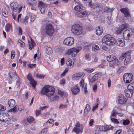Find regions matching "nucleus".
Wrapping results in <instances>:
<instances>
[{
	"label": "nucleus",
	"mask_w": 134,
	"mask_h": 134,
	"mask_svg": "<svg viewBox=\"0 0 134 134\" xmlns=\"http://www.w3.org/2000/svg\"><path fill=\"white\" fill-rule=\"evenodd\" d=\"M5 29L7 31H8L10 29H12V26L11 24H7L5 27Z\"/></svg>",
	"instance_id": "nucleus-35"
},
{
	"label": "nucleus",
	"mask_w": 134,
	"mask_h": 134,
	"mask_svg": "<svg viewBox=\"0 0 134 134\" xmlns=\"http://www.w3.org/2000/svg\"><path fill=\"white\" fill-rule=\"evenodd\" d=\"M68 69L67 68H66L65 70L64 71V72H63L62 74L61 75L62 76H64V75L65 74V73L68 71Z\"/></svg>",
	"instance_id": "nucleus-62"
},
{
	"label": "nucleus",
	"mask_w": 134,
	"mask_h": 134,
	"mask_svg": "<svg viewBox=\"0 0 134 134\" xmlns=\"http://www.w3.org/2000/svg\"><path fill=\"white\" fill-rule=\"evenodd\" d=\"M46 54L48 55L51 54L52 52V49L51 47L49 45H47L46 46Z\"/></svg>",
	"instance_id": "nucleus-21"
},
{
	"label": "nucleus",
	"mask_w": 134,
	"mask_h": 134,
	"mask_svg": "<svg viewBox=\"0 0 134 134\" xmlns=\"http://www.w3.org/2000/svg\"><path fill=\"white\" fill-rule=\"evenodd\" d=\"M97 84H94L93 86V90L94 92H96L97 90Z\"/></svg>",
	"instance_id": "nucleus-61"
},
{
	"label": "nucleus",
	"mask_w": 134,
	"mask_h": 134,
	"mask_svg": "<svg viewBox=\"0 0 134 134\" xmlns=\"http://www.w3.org/2000/svg\"><path fill=\"white\" fill-rule=\"evenodd\" d=\"M112 60L109 64V65L110 67L113 66L114 65L116 64L118 62V60L116 58H114L113 60Z\"/></svg>",
	"instance_id": "nucleus-28"
},
{
	"label": "nucleus",
	"mask_w": 134,
	"mask_h": 134,
	"mask_svg": "<svg viewBox=\"0 0 134 134\" xmlns=\"http://www.w3.org/2000/svg\"><path fill=\"white\" fill-rule=\"evenodd\" d=\"M5 107L0 104V111H3L5 109Z\"/></svg>",
	"instance_id": "nucleus-60"
},
{
	"label": "nucleus",
	"mask_w": 134,
	"mask_h": 134,
	"mask_svg": "<svg viewBox=\"0 0 134 134\" xmlns=\"http://www.w3.org/2000/svg\"><path fill=\"white\" fill-rule=\"evenodd\" d=\"M84 83V81L83 79L81 80L80 82V86L82 88H83V84Z\"/></svg>",
	"instance_id": "nucleus-54"
},
{
	"label": "nucleus",
	"mask_w": 134,
	"mask_h": 134,
	"mask_svg": "<svg viewBox=\"0 0 134 134\" xmlns=\"http://www.w3.org/2000/svg\"><path fill=\"white\" fill-rule=\"evenodd\" d=\"M58 94L61 96H63L64 94V92L60 90H58Z\"/></svg>",
	"instance_id": "nucleus-57"
},
{
	"label": "nucleus",
	"mask_w": 134,
	"mask_h": 134,
	"mask_svg": "<svg viewBox=\"0 0 134 134\" xmlns=\"http://www.w3.org/2000/svg\"><path fill=\"white\" fill-rule=\"evenodd\" d=\"M44 76L42 74H37L36 75V77L40 79H43L44 77Z\"/></svg>",
	"instance_id": "nucleus-49"
},
{
	"label": "nucleus",
	"mask_w": 134,
	"mask_h": 134,
	"mask_svg": "<svg viewBox=\"0 0 134 134\" xmlns=\"http://www.w3.org/2000/svg\"><path fill=\"white\" fill-rule=\"evenodd\" d=\"M91 109L90 106L88 104H87L85 107V109L84 110L85 112H88Z\"/></svg>",
	"instance_id": "nucleus-41"
},
{
	"label": "nucleus",
	"mask_w": 134,
	"mask_h": 134,
	"mask_svg": "<svg viewBox=\"0 0 134 134\" xmlns=\"http://www.w3.org/2000/svg\"><path fill=\"white\" fill-rule=\"evenodd\" d=\"M60 83L61 84H64L65 83V81L64 79H62L60 81Z\"/></svg>",
	"instance_id": "nucleus-64"
},
{
	"label": "nucleus",
	"mask_w": 134,
	"mask_h": 134,
	"mask_svg": "<svg viewBox=\"0 0 134 134\" xmlns=\"http://www.w3.org/2000/svg\"><path fill=\"white\" fill-rule=\"evenodd\" d=\"M34 120V118L32 116L29 117L27 119V121L30 123H32Z\"/></svg>",
	"instance_id": "nucleus-38"
},
{
	"label": "nucleus",
	"mask_w": 134,
	"mask_h": 134,
	"mask_svg": "<svg viewBox=\"0 0 134 134\" xmlns=\"http://www.w3.org/2000/svg\"><path fill=\"white\" fill-rule=\"evenodd\" d=\"M133 78V75L132 73H125L123 76L124 81L126 83H129L131 82Z\"/></svg>",
	"instance_id": "nucleus-11"
},
{
	"label": "nucleus",
	"mask_w": 134,
	"mask_h": 134,
	"mask_svg": "<svg viewBox=\"0 0 134 134\" xmlns=\"http://www.w3.org/2000/svg\"><path fill=\"white\" fill-rule=\"evenodd\" d=\"M130 122V121L128 120H126L123 121L122 123L125 125H128Z\"/></svg>",
	"instance_id": "nucleus-46"
},
{
	"label": "nucleus",
	"mask_w": 134,
	"mask_h": 134,
	"mask_svg": "<svg viewBox=\"0 0 134 134\" xmlns=\"http://www.w3.org/2000/svg\"><path fill=\"white\" fill-rule=\"evenodd\" d=\"M123 31L120 28L117 29L116 31V33L118 35L120 34Z\"/></svg>",
	"instance_id": "nucleus-45"
},
{
	"label": "nucleus",
	"mask_w": 134,
	"mask_h": 134,
	"mask_svg": "<svg viewBox=\"0 0 134 134\" xmlns=\"http://www.w3.org/2000/svg\"><path fill=\"white\" fill-rule=\"evenodd\" d=\"M55 91L54 88L51 86L47 85L43 87L41 92L42 95H45L50 99V97L54 94Z\"/></svg>",
	"instance_id": "nucleus-1"
},
{
	"label": "nucleus",
	"mask_w": 134,
	"mask_h": 134,
	"mask_svg": "<svg viewBox=\"0 0 134 134\" xmlns=\"http://www.w3.org/2000/svg\"><path fill=\"white\" fill-rule=\"evenodd\" d=\"M54 51L56 52H59L62 50L61 47L59 46H56L54 49Z\"/></svg>",
	"instance_id": "nucleus-32"
},
{
	"label": "nucleus",
	"mask_w": 134,
	"mask_h": 134,
	"mask_svg": "<svg viewBox=\"0 0 134 134\" xmlns=\"http://www.w3.org/2000/svg\"><path fill=\"white\" fill-rule=\"evenodd\" d=\"M127 99L123 95H121L119 97L118 99V102L120 104H124L127 101Z\"/></svg>",
	"instance_id": "nucleus-17"
},
{
	"label": "nucleus",
	"mask_w": 134,
	"mask_h": 134,
	"mask_svg": "<svg viewBox=\"0 0 134 134\" xmlns=\"http://www.w3.org/2000/svg\"><path fill=\"white\" fill-rule=\"evenodd\" d=\"M29 19V17L27 16H26L24 19H22L20 20V21L23 24L26 25L28 23L27 20Z\"/></svg>",
	"instance_id": "nucleus-33"
},
{
	"label": "nucleus",
	"mask_w": 134,
	"mask_h": 134,
	"mask_svg": "<svg viewBox=\"0 0 134 134\" xmlns=\"http://www.w3.org/2000/svg\"><path fill=\"white\" fill-rule=\"evenodd\" d=\"M27 78L30 81V84L34 88H35L36 85V82L32 79L30 74H29L28 75Z\"/></svg>",
	"instance_id": "nucleus-15"
},
{
	"label": "nucleus",
	"mask_w": 134,
	"mask_h": 134,
	"mask_svg": "<svg viewBox=\"0 0 134 134\" xmlns=\"http://www.w3.org/2000/svg\"><path fill=\"white\" fill-rule=\"evenodd\" d=\"M134 85V83L130 84L128 86L127 89L125 90V95L126 97L130 98L132 96L133 93V90L134 89L132 85Z\"/></svg>",
	"instance_id": "nucleus-6"
},
{
	"label": "nucleus",
	"mask_w": 134,
	"mask_h": 134,
	"mask_svg": "<svg viewBox=\"0 0 134 134\" xmlns=\"http://www.w3.org/2000/svg\"><path fill=\"white\" fill-rule=\"evenodd\" d=\"M125 69V67L124 66H122L120 67L118 69L117 72L119 74L122 71Z\"/></svg>",
	"instance_id": "nucleus-39"
},
{
	"label": "nucleus",
	"mask_w": 134,
	"mask_h": 134,
	"mask_svg": "<svg viewBox=\"0 0 134 134\" xmlns=\"http://www.w3.org/2000/svg\"><path fill=\"white\" fill-rule=\"evenodd\" d=\"M90 6L92 8H96L97 7H99V5L98 4H97L96 3H94L93 4H90Z\"/></svg>",
	"instance_id": "nucleus-43"
},
{
	"label": "nucleus",
	"mask_w": 134,
	"mask_h": 134,
	"mask_svg": "<svg viewBox=\"0 0 134 134\" xmlns=\"http://www.w3.org/2000/svg\"><path fill=\"white\" fill-rule=\"evenodd\" d=\"M128 25L127 23H125L124 24H121L120 28L123 31L124 29H126Z\"/></svg>",
	"instance_id": "nucleus-36"
},
{
	"label": "nucleus",
	"mask_w": 134,
	"mask_h": 134,
	"mask_svg": "<svg viewBox=\"0 0 134 134\" xmlns=\"http://www.w3.org/2000/svg\"><path fill=\"white\" fill-rule=\"evenodd\" d=\"M15 56V52L14 51L12 50L11 53V58L12 59H13L14 58Z\"/></svg>",
	"instance_id": "nucleus-58"
},
{
	"label": "nucleus",
	"mask_w": 134,
	"mask_h": 134,
	"mask_svg": "<svg viewBox=\"0 0 134 134\" xmlns=\"http://www.w3.org/2000/svg\"><path fill=\"white\" fill-rule=\"evenodd\" d=\"M82 128L81 130L80 129L77 127H74L72 130V131L75 132L76 133H79L80 132H82Z\"/></svg>",
	"instance_id": "nucleus-31"
},
{
	"label": "nucleus",
	"mask_w": 134,
	"mask_h": 134,
	"mask_svg": "<svg viewBox=\"0 0 134 134\" xmlns=\"http://www.w3.org/2000/svg\"><path fill=\"white\" fill-rule=\"evenodd\" d=\"M2 15L4 17L7 18L8 16L7 11L5 8H3L2 10Z\"/></svg>",
	"instance_id": "nucleus-26"
},
{
	"label": "nucleus",
	"mask_w": 134,
	"mask_h": 134,
	"mask_svg": "<svg viewBox=\"0 0 134 134\" xmlns=\"http://www.w3.org/2000/svg\"><path fill=\"white\" fill-rule=\"evenodd\" d=\"M8 104L9 107H13L15 104V102L14 100L11 99L8 101Z\"/></svg>",
	"instance_id": "nucleus-27"
},
{
	"label": "nucleus",
	"mask_w": 134,
	"mask_h": 134,
	"mask_svg": "<svg viewBox=\"0 0 134 134\" xmlns=\"http://www.w3.org/2000/svg\"><path fill=\"white\" fill-rule=\"evenodd\" d=\"M110 127H109L108 125H104L103 126H100L99 127L100 130L101 131H105L107 130H109Z\"/></svg>",
	"instance_id": "nucleus-20"
},
{
	"label": "nucleus",
	"mask_w": 134,
	"mask_h": 134,
	"mask_svg": "<svg viewBox=\"0 0 134 134\" xmlns=\"http://www.w3.org/2000/svg\"><path fill=\"white\" fill-rule=\"evenodd\" d=\"M85 75V74L83 72H79L74 74L72 76V78L75 80H79L80 78L83 77Z\"/></svg>",
	"instance_id": "nucleus-14"
},
{
	"label": "nucleus",
	"mask_w": 134,
	"mask_h": 134,
	"mask_svg": "<svg viewBox=\"0 0 134 134\" xmlns=\"http://www.w3.org/2000/svg\"><path fill=\"white\" fill-rule=\"evenodd\" d=\"M67 107L66 105H64L62 104H60L59 105V109H63L66 108Z\"/></svg>",
	"instance_id": "nucleus-52"
},
{
	"label": "nucleus",
	"mask_w": 134,
	"mask_h": 134,
	"mask_svg": "<svg viewBox=\"0 0 134 134\" xmlns=\"http://www.w3.org/2000/svg\"><path fill=\"white\" fill-rule=\"evenodd\" d=\"M59 97L57 96H55L53 98H51V101H53L54 100H56L59 99Z\"/></svg>",
	"instance_id": "nucleus-47"
},
{
	"label": "nucleus",
	"mask_w": 134,
	"mask_h": 134,
	"mask_svg": "<svg viewBox=\"0 0 134 134\" xmlns=\"http://www.w3.org/2000/svg\"><path fill=\"white\" fill-rule=\"evenodd\" d=\"M86 70L89 73H91L94 71V70L92 68H87Z\"/></svg>",
	"instance_id": "nucleus-59"
},
{
	"label": "nucleus",
	"mask_w": 134,
	"mask_h": 134,
	"mask_svg": "<svg viewBox=\"0 0 134 134\" xmlns=\"http://www.w3.org/2000/svg\"><path fill=\"white\" fill-rule=\"evenodd\" d=\"M31 40V42H29V48L30 50H31L32 48H33L35 44V43L32 39L31 37L30 38Z\"/></svg>",
	"instance_id": "nucleus-25"
},
{
	"label": "nucleus",
	"mask_w": 134,
	"mask_h": 134,
	"mask_svg": "<svg viewBox=\"0 0 134 134\" xmlns=\"http://www.w3.org/2000/svg\"><path fill=\"white\" fill-rule=\"evenodd\" d=\"M87 14V12L85 11H83L81 12L78 13L77 15L79 18H82L86 17Z\"/></svg>",
	"instance_id": "nucleus-24"
},
{
	"label": "nucleus",
	"mask_w": 134,
	"mask_h": 134,
	"mask_svg": "<svg viewBox=\"0 0 134 134\" xmlns=\"http://www.w3.org/2000/svg\"><path fill=\"white\" fill-rule=\"evenodd\" d=\"M114 58L112 55H109L107 58V59L108 62H111L113 60Z\"/></svg>",
	"instance_id": "nucleus-42"
},
{
	"label": "nucleus",
	"mask_w": 134,
	"mask_h": 134,
	"mask_svg": "<svg viewBox=\"0 0 134 134\" xmlns=\"http://www.w3.org/2000/svg\"><path fill=\"white\" fill-rule=\"evenodd\" d=\"M134 32V30L131 29L126 30L124 31L123 36L125 38L128 39L132 35Z\"/></svg>",
	"instance_id": "nucleus-10"
},
{
	"label": "nucleus",
	"mask_w": 134,
	"mask_h": 134,
	"mask_svg": "<svg viewBox=\"0 0 134 134\" xmlns=\"http://www.w3.org/2000/svg\"><path fill=\"white\" fill-rule=\"evenodd\" d=\"M131 51H128L126 52L125 53H123L122 54L121 57L124 58L125 57V59L124 61V64L126 65L129 63L131 59L130 53Z\"/></svg>",
	"instance_id": "nucleus-8"
},
{
	"label": "nucleus",
	"mask_w": 134,
	"mask_h": 134,
	"mask_svg": "<svg viewBox=\"0 0 134 134\" xmlns=\"http://www.w3.org/2000/svg\"><path fill=\"white\" fill-rule=\"evenodd\" d=\"M100 48L96 44H94L92 47L93 51L96 52L100 49Z\"/></svg>",
	"instance_id": "nucleus-30"
},
{
	"label": "nucleus",
	"mask_w": 134,
	"mask_h": 134,
	"mask_svg": "<svg viewBox=\"0 0 134 134\" xmlns=\"http://www.w3.org/2000/svg\"><path fill=\"white\" fill-rule=\"evenodd\" d=\"M48 21L47 19H44L42 21V23L43 25H47L48 23Z\"/></svg>",
	"instance_id": "nucleus-48"
},
{
	"label": "nucleus",
	"mask_w": 134,
	"mask_h": 134,
	"mask_svg": "<svg viewBox=\"0 0 134 134\" xmlns=\"http://www.w3.org/2000/svg\"><path fill=\"white\" fill-rule=\"evenodd\" d=\"M82 49V47L80 46H78L76 47L73 48L69 49L66 52V54L68 55H70L72 57L76 56L80 51Z\"/></svg>",
	"instance_id": "nucleus-4"
},
{
	"label": "nucleus",
	"mask_w": 134,
	"mask_h": 134,
	"mask_svg": "<svg viewBox=\"0 0 134 134\" xmlns=\"http://www.w3.org/2000/svg\"><path fill=\"white\" fill-rule=\"evenodd\" d=\"M72 32L76 35H80L82 34V27L79 24H75L72 25L71 27Z\"/></svg>",
	"instance_id": "nucleus-3"
},
{
	"label": "nucleus",
	"mask_w": 134,
	"mask_h": 134,
	"mask_svg": "<svg viewBox=\"0 0 134 134\" xmlns=\"http://www.w3.org/2000/svg\"><path fill=\"white\" fill-rule=\"evenodd\" d=\"M18 43H20L21 46H24L25 45V43L20 40H19L18 41Z\"/></svg>",
	"instance_id": "nucleus-50"
},
{
	"label": "nucleus",
	"mask_w": 134,
	"mask_h": 134,
	"mask_svg": "<svg viewBox=\"0 0 134 134\" xmlns=\"http://www.w3.org/2000/svg\"><path fill=\"white\" fill-rule=\"evenodd\" d=\"M28 3L30 6L34 5L36 4V2L35 0H28Z\"/></svg>",
	"instance_id": "nucleus-34"
},
{
	"label": "nucleus",
	"mask_w": 134,
	"mask_h": 134,
	"mask_svg": "<svg viewBox=\"0 0 134 134\" xmlns=\"http://www.w3.org/2000/svg\"><path fill=\"white\" fill-rule=\"evenodd\" d=\"M120 11L124 15V17L129 22H131L133 21L132 17L130 14V11L127 8H123L121 9Z\"/></svg>",
	"instance_id": "nucleus-5"
},
{
	"label": "nucleus",
	"mask_w": 134,
	"mask_h": 134,
	"mask_svg": "<svg viewBox=\"0 0 134 134\" xmlns=\"http://www.w3.org/2000/svg\"><path fill=\"white\" fill-rule=\"evenodd\" d=\"M54 29L52 25L50 24L47 25L45 28V32L47 35L51 36L54 32Z\"/></svg>",
	"instance_id": "nucleus-9"
},
{
	"label": "nucleus",
	"mask_w": 134,
	"mask_h": 134,
	"mask_svg": "<svg viewBox=\"0 0 134 134\" xmlns=\"http://www.w3.org/2000/svg\"><path fill=\"white\" fill-rule=\"evenodd\" d=\"M115 43L118 46H123L125 44V42L124 40L122 39H118L116 41Z\"/></svg>",
	"instance_id": "nucleus-19"
},
{
	"label": "nucleus",
	"mask_w": 134,
	"mask_h": 134,
	"mask_svg": "<svg viewBox=\"0 0 134 134\" xmlns=\"http://www.w3.org/2000/svg\"><path fill=\"white\" fill-rule=\"evenodd\" d=\"M24 109V106L23 105H20L18 107V110L20 111H22Z\"/></svg>",
	"instance_id": "nucleus-51"
},
{
	"label": "nucleus",
	"mask_w": 134,
	"mask_h": 134,
	"mask_svg": "<svg viewBox=\"0 0 134 134\" xmlns=\"http://www.w3.org/2000/svg\"><path fill=\"white\" fill-rule=\"evenodd\" d=\"M11 9L14 12H16L17 14L19 13L21 10L22 6L18 7V3L16 2H12L10 4Z\"/></svg>",
	"instance_id": "nucleus-7"
},
{
	"label": "nucleus",
	"mask_w": 134,
	"mask_h": 134,
	"mask_svg": "<svg viewBox=\"0 0 134 134\" xmlns=\"http://www.w3.org/2000/svg\"><path fill=\"white\" fill-rule=\"evenodd\" d=\"M77 85L74 86L71 88V91L73 94L76 95L78 94L80 91V89L79 87L77 86Z\"/></svg>",
	"instance_id": "nucleus-16"
},
{
	"label": "nucleus",
	"mask_w": 134,
	"mask_h": 134,
	"mask_svg": "<svg viewBox=\"0 0 134 134\" xmlns=\"http://www.w3.org/2000/svg\"><path fill=\"white\" fill-rule=\"evenodd\" d=\"M9 111H10L16 112L17 111V108L15 107V106L12 108H11L9 110Z\"/></svg>",
	"instance_id": "nucleus-56"
},
{
	"label": "nucleus",
	"mask_w": 134,
	"mask_h": 134,
	"mask_svg": "<svg viewBox=\"0 0 134 134\" xmlns=\"http://www.w3.org/2000/svg\"><path fill=\"white\" fill-rule=\"evenodd\" d=\"M4 113H0V121H3V120Z\"/></svg>",
	"instance_id": "nucleus-55"
},
{
	"label": "nucleus",
	"mask_w": 134,
	"mask_h": 134,
	"mask_svg": "<svg viewBox=\"0 0 134 134\" xmlns=\"http://www.w3.org/2000/svg\"><path fill=\"white\" fill-rule=\"evenodd\" d=\"M98 104H97L95 106L93 107L92 110L93 111H94L96 109L98 108Z\"/></svg>",
	"instance_id": "nucleus-63"
},
{
	"label": "nucleus",
	"mask_w": 134,
	"mask_h": 134,
	"mask_svg": "<svg viewBox=\"0 0 134 134\" xmlns=\"http://www.w3.org/2000/svg\"><path fill=\"white\" fill-rule=\"evenodd\" d=\"M74 43V39L72 37H68L65 38L64 40L63 43L65 44L68 46H71Z\"/></svg>",
	"instance_id": "nucleus-12"
},
{
	"label": "nucleus",
	"mask_w": 134,
	"mask_h": 134,
	"mask_svg": "<svg viewBox=\"0 0 134 134\" xmlns=\"http://www.w3.org/2000/svg\"><path fill=\"white\" fill-rule=\"evenodd\" d=\"M74 9L77 12H80L82 9V7L80 5H78L75 6Z\"/></svg>",
	"instance_id": "nucleus-29"
},
{
	"label": "nucleus",
	"mask_w": 134,
	"mask_h": 134,
	"mask_svg": "<svg viewBox=\"0 0 134 134\" xmlns=\"http://www.w3.org/2000/svg\"><path fill=\"white\" fill-rule=\"evenodd\" d=\"M111 120L112 122H113L114 123L118 124L119 123V122L117 120V119L115 118H111Z\"/></svg>",
	"instance_id": "nucleus-53"
},
{
	"label": "nucleus",
	"mask_w": 134,
	"mask_h": 134,
	"mask_svg": "<svg viewBox=\"0 0 134 134\" xmlns=\"http://www.w3.org/2000/svg\"><path fill=\"white\" fill-rule=\"evenodd\" d=\"M3 122H6L8 121L10 122L11 121V118L10 116L9 115L8 113H4V116Z\"/></svg>",
	"instance_id": "nucleus-18"
},
{
	"label": "nucleus",
	"mask_w": 134,
	"mask_h": 134,
	"mask_svg": "<svg viewBox=\"0 0 134 134\" xmlns=\"http://www.w3.org/2000/svg\"><path fill=\"white\" fill-rule=\"evenodd\" d=\"M38 6L40 7V10L41 13L42 14H44L45 10V8L47 7V4L44 3L41 1H39Z\"/></svg>",
	"instance_id": "nucleus-13"
},
{
	"label": "nucleus",
	"mask_w": 134,
	"mask_h": 134,
	"mask_svg": "<svg viewBox=\"0 0 134 134\" xmlns=\"http://www.w3.org/2000/svg\"><path fill=\"white\" fill-rule=\"evenodd\" d=\"M66 64L68 66H71L73 62H72L71 59H69L66 61Z\"/></svg>",
	"instance_id": "nucleus-40"
},
{
	"label": "nucleus",
	"mask_w": 134,
	"mask_h": 134,
	"mask_svg": "<svg viewBox=\"0 0 134 134\" xmlns=\"http://www.w3.org/2000/svg\"><path fill=\"white\" fill-rule=\"evenodd\" d=\"M98 79V74H95L92 77L90 78L89 81L90 82L93 83L97 80Z\"/></svg>",
	"instance_id": "nucleus-23"
},
{
	"label": "nucleus",
	"mask_w": 134,
	"mask_h": 134,
	"mask_svg": "<svg viewBox=\"0 0 134 134\" xmlns=\"http://www.w3.org/2000/svg\"><path fill=\"white\" fill-rule=\"evenodd\" d=\"M102 42L107 45H111L115 43L116 40L111 35L108 34L104 37L102 39Z\"/></svg>",
	"instance_id": "nucleus-2"
},
{
	"label": "nucleus",
	"mask_w": 134,
	"mask_h": 134,
	"mask_svg": "<svg viewBox=\"0 0 134 134\" xmlns=\"http://www.w3.org/2000/svg\"><path fill=\"white\" fill-rule=\"evenodd\" d=\"M29 16L30 17V20L31 21L33 22L34 21L36 17V16L35 15H32L31 14H29Z\"/></svg>",
	"instance_id": "nucleus-44"
},
{
	"label": "nucleus",
	"mask_w": 134,
	"mask_h": 134,
	"mask_svg": "<svg viewBox=\"0 0 134 134\" xmlns=\"http://www.w3.org/2000/svg\"><path fill=\"white\" fill-rule=\"evenodd\" d=\"M118 114L119 113L116 110H113L112 111L111 116L114 118H116V115Z\"/></svg>",
	"instance_id": "nucleus-37"
},
{
	"label": "nucleus",
	"mask_w": 134,
	"mask_h": 134,
	"mask_svg": "<svg viewBox=\"0 0 134 134\" xmlns=\"http://www.w3.org/2000/svg\"><path fill=\"white\" fill-rule=\"evenodd\" d=\"M103 30L102 27L98 26L96 30V34L98 35H101L103 32Z\"/></svg>",
	"instance_id": "nucleus-22"
}]
</instances>
